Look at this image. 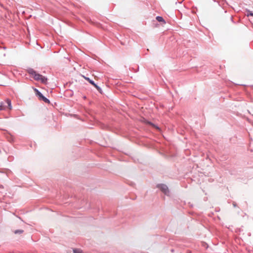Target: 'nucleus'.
<instances>
[{
  "instance_id": "obj_1",
  "label": "nucleus",
  "mask_w": 253,
  "mask_h": 253,
  "mask_svg": "<svg viewBox=\"0 0 253 253\" xmlns=\"http://www.w3.org/2000/svg\"><path fill=\"white\" fill-rule=\"evenodd\" d=\"M29 73L35 80L40 81L42 83L46 84L47 79L45 77L37 73L32 69L30 70Z\"/></svg>"
},
{
  "instance_id": "obj_2",
  "label": "nucleus",
  "mask_w": 253,
  "mask_h": 253,
  "mask_svg": "<svg viewBox=\"0 0 253 253\" xmlns=\"http://www.w3.org/2000/svg\"><path fill=\"white\" fill-rule=\"evenodd\" d=\"M11 103L10 99H6V100L2 101L0 105V110H7L9 111L11 109Z\"/></svg>"
},
{
  "instance_id": "obj_3",
  "label": "nucleus",
  "mask_w": 253,
  "mask_h": 253,
  "mask_svg": "<svg viewBox=\"0 0 253 253\" xmlns=\"http://www.w3.org/2000/svg\"><path fill=\"white\" fill-rule=\"evenodd\" d=\"M82 77L86 81H87L90 84L93 85L100 92H101V89L100 87H99L96 84L94 83L93 81L91 80L89 78L85 77L84 75H82Z\"/></svg>"
},
{
  "instance_id": "obj_4",
  "label": "nucleus",
  "mask_w": 253,
  "mask_h": 253,
  "mask_svg": "<svg viewBox=\"0 0 253 253\" xmlns=\"http://www.w3.org/2000/svg\"><path fill=\"white\" fill-rule=\"evenodd\" d=\"M158 187L160 188L161 191L165 194H167L169 193V189L167 185L165 184H160L158 185Z\"/></svg>"
},
{
  "instance_id": "obj_5",
  "label": "nucleus",
  "mask_w": 253,
  "mask_h": 253,
  "mask_svg": "<svg viewBox=\"0 0 253 253\" xmlns=\"http://www.w3.org/2000/svg\"><path fill=\"white\" fill-rule=\"evenodd\" d=\"M34 90L36 95L39 96V99L40 100H42V99L44 97V96H43V95L37 88H34Z\"/></svg>"
},
{
  "instance_id": "obj_6",
  "label": "nucleus",
  "mask_w": 253,
  "mask_h": 253,
  "mask_svg": "<svg viewBox=\"0 0 253 253\" xmlns=\"http://www.w3.org/2000/svg\"><path fill=\"white\" fill-rule=\"evenodd\" d=\"M156 19L157 21L160 22H163L164 24H166V21L164 19V18L161 16H157L156 17Z\"/></svg>"
},
{
  "instance_id": "obj_7",
  "label": "nucleus",
  "mask_w": 253,
  "mask_h": 253,
  "mask_svg": "<svg viewBox=\"0 0 253 253\" xmlns=\"http://www.w3.org/2000/svg\"><path fill=\"white\" fill-rule=\"evenodd\" d=\"M73 253H83V251L80 249H74Z\"/></svg>"
},
{
  "instance_id": "obj_8",
  "label": "nucleus",
  "mask_w": 253,
  "mask_h": 253,
  "mask_svg": "<svg viewBox=\"0 0 253 253\" xmlns=\"http://www.w3.org/2000/svg\"><path fill=\"white\" fill-rule=\"evenodd\" d=\"M42 100H43L44 102H45L46 103H50L49 100L48 99H47L46 98H45L44 96L42 99Z\"/></svg>"
},
{
  "instance_id": "obj_9",
  "label": "nucleus",
  "mask_w": 253,
  "mask_h": 253,
  "mask_svg": "<svg viewBox=\"0 0 253 253\" xmlns=\"http://www.w3.org/2000/svg\"><path fill=\"white\" fill-rule=\"evenodd\" d=\"M23 232V230H17V234H22Z\"/></svg>"
},
{
  "instance_id": "obj_10",
  "label": "nucleus",
  "mask_w": 253,
  "mask_h": 253,
  "mask_svg": "<svg viewBox=\"0 0 253 253\" xmlns=\"http://www.w3.org/2000/svg\"><path fill=\"white\" fill-rule=\"evenodd\" d=\"M148 123L150 125H152L153 127H156L157 129H159V127L156 126L155 125H154V124H152L151 123H149V122H148Z\"/></svg>"
},
{
  "instance_id": "obj_11",
  "label": "nucleus",
  "mask_w": 253,
  "mask_h": 253,
  "mask_svg": "<svg viewBox=\"0 0 253 253\" xmlns=\"http://www.w3.org/2000/svg\"><path fill=\"white\" fill-rule=\"evenodd\" d=\"M249 15L253 16V13L252 12H249L247 14V16H249Z\"/></svg>"
}]
</instances>
